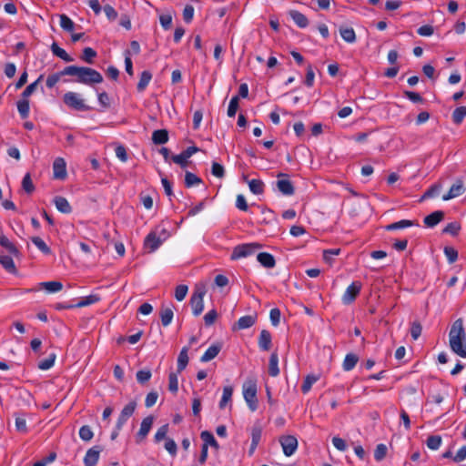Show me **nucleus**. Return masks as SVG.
I'll list each match as a JSON object with an SVG mask.
<instances>
[{"label":"nucleus","mask_w":466,"mask_h":466,"mask_svg":"<svg viewBox=\"0 0 466 466\" xmlns=\"http://www.w3.org/2000/svg\"><path fill=\"white\" fill-rule=\"evenodd\" d=\"M443 251L450 264L457 260L458 251L453 247L446 246Z\"/></svg>","instance_id":"obj_56"},{"label":"nucleus","mask_w":466,"mask_h":466,"mask_svg":"<svg viewBox=\"0 0 466 466\" xmlns=\"http://www.w3.org/2000/svg\"><path fill=\"white\" fill-rule=\"evenodd\" d=\"M55 360H56V354L52 353L48 356V358L39 361L37 367H38V369H40L42 370H49L50 368H52L54 366Z\"/></svg>","instance_id":"obj_50"},{"label":"nucleus","mask_w":466,"mask_h":466,"mask_svg":"<svg viewBox=\"0 0 466 466\" xmlns=\"http://www.w3.org/2000/svg\"><path fill=\"white\" fill-rule=\"evenodd\" d=\"M51 50L55 56L61 58L65 62L69 63L74 60V58L71 56H69L63 48L58 46V45L55 42L51 46Z\"/></svg>","instance_id":"obj_31"},{"label":"nucleus","mask_w":466,"mask_h":466,"mask_svg":"<svg viewBox=\"0 0 466 466\" xmlns=\"http://www.w3.org/2000/svg\"><path fill=\"white\" fill-rule=\"evenodd\" d=\"M238 103H239V97L238 96H234L230 101L228 107V117H234L236 116V113L238 109Z\"/></svg>","instance_id":"obj_51"},{"label":"nucleus","mask_w":466,"mask_h":466,"mask_svg":"<svg viewBox=\"0 0 466 466\" xmlns=\"http://www.w3.org/2000/svg\"><path fill=\"white\" fill-rule=\"evenodd\" d=\"M102 451L103 448L102 446L99 445H95L92 448L88 449L84 457L85 466H96L97 464Z\"/></svg>","instance_id":"obj_10"},{"label":"nucleus","mask_w":466,"mask_h":466,"mask_svg":"<svg viewBox=\"0 0 466 466\" xmlns=\"http://www.w3.org/2000/svg\"><path fill=\"white\" fill-rule=\"evenodd\" d=\"M233 394V388L231 386H225L223 388L222 398L219 401V408L224 409L228 402L231 400Z\"/></svg>","instance_id":"obj_45"},{"label":"nucleus","mask_w":466,"mask_h":466,"mask_svg":"<svg viewBox=\"0 0 466 466\" xmlns=\"http://www.w3.org/2000/svg\"><path fill=\"white\" fill-rule=\"evenodd\" d=\"M268 374L271 377H277L279 374V356L278 353L272 352L268 362Z\"/></svg>","instance_id":"obj_27"},{"label":"nucleus","mask_w":466,"mask_h":466,"mask_svg":"<svg viewBox=\"0 0 466 466\" xmlns=\"http://www.w3.org/2000/svg\"><path fill=\"white\" fill-rule=\"evenodd\" d=\"M257 320V316L246 315L241 318L233 325V330L245 329L252 327Z\"/></svg>","instance_id":"obj_16"},{"label":"nucleus","mask_w":466,"mask_h":466,"mask_svg":"<svg viewBox=\"0 0 466 466\" xmlns=\"http://www.w3.org/2000/svg\"><path fill=\"white\" fill-rule=\"evenodd\" d=\"M205 294V289H197L190 298V305L192 308V312L195 316L200 315L204 309L203 298Z\"/></svg>","instance_id":"obj_6"},{"label":"nucleus","mask_w":466,"mask_h":466,"mask_svg":"<svg viewBox=\"0 0 466 466\" xmlns=\"http://www.w3.org/2000/svg\"><path fill=\"white\" fill-rule=\"evenodd\" d=\"M249 190L255 195H260L264 192V183L260 179H251L248 181Z\"/></svg>","instance_id":"obj_39"},{"label":"nucleus","mask_w":466,"mask_h":466,"mask_svg":"<svg viewBox=\"0 0 466 466\" xmlns=\"http://www.w3.org/2000/svg\"><path fill=\"white\" fill-rule=\"evenodd\" d=\"M413 226H419V224L413 220L402 219V220L387 225L385 227V229L387 231H392V230L410 228V227H413Z\"/></svg>","instance_id":"obj_25"},{"label":"nucleus","mask_w":466,"mask_h":466,"mask_svg":"<svg viewBox=\"0 0 466 466\" xmlns=\"http://www.w3.org/2000/svg\"><path fill=\"white\" fill-rule=\"evenodd\" d=\"M387 446L383 443L378 444L374 451V458L377 461H382L387 454Z\"/></svg>","instance_id":"obj_58"},{"label":"nucleus","mask_w":466,"mask_h":466,"mask_svg":"<svg viewBox=\"0 0 466 466\" xmlns=\"http://www.w3.org/2000/svg\"><path fill=\"white\" fill-rule=\"evenodd\" d=\"M442 188L441 183L438 182L431 186L421 196L420 201H423L427 198L437 197Z\"/></svg>","instance_id":"obj_32"},{"label":"nucleus","mask_w":466,"mask_h":466,"mask_svg":"<svg viewBox=\"0 0 466 466\" xmlns=\"http://www.w3.org/2000/svg\"><path fill=\"white\" fill-rule=\"evenodd\" d=\"M465 339V329L463 320L456 319L449 332V345L452 352L461 358L466 359V346L463 345Z\"/></svg>","instance_id":"obj_1"},{"label":"nucleus","mask_w":466,"mask_h":466,"mask_svg":"<svg viewBox=\"0 0 466 466\" xmlns=\"http://www.w3.org/2000/svg\"><path fill=\"white\" fill-rule=\"evenodd\" d=\"M200 438L203 441L202 445H206L207 448H208V446H211L212 448H215L217 450L219 448L218 441H216L214 435L210 431H202L200 433Z\"/></svg>","instance_id":"obj_28"},{"label":"nucleus","mask_w":466,"mask_h":466,"mask_svg":"<svg viewBox=\"0 0 466 466\" xmlns=\"http://www.w3.org/2000/svg\"><path fill=\"white\" fill-rule=\"evenodd\" d=\"M257 260L261 266L267 268H272L276 265V259L273 255L268 252H260L257 255Z\"/></svg>","instance_id":"obj_20"},{"label":"nucleus","mask_w":466,"mask_h":466,"mask_svg":"<svg viewBox=\"0 0 466 466\" xmlns=\"http://www.w3.org/2000/svg\"><path fill=\"white\" fill-rule=\"evenodd\" d=\"M96 52L93 48L85 47L80 58L87 64H93L94 58L96 56Z\"/></svg>","instance_id":"obj_47"},{"label":"nucleus","mask_w":466,"mask_h":466,"mask_svg":"<svg viewBox=\"0 0 466 466\" xmlns=\"http://www.w3.org/2000/svg\"><path fill=\"white\" fill-rule=\"evenodd\" d=\"M54 177L56 179H65L66 177V165L62 157H57L53 163Z\"/></svg>","instance_id":"obj_15"},{"label":"nucleus","mask_w":466,"mask_h":466,"mask_svg":"<svg viewBox=\"0 0 466 466\" xmlns=\"http://www.w3.org/2000/svg\"><path fill=\"white\" fill-rule=\"evenodd\" d=\"M444 218V212L437 210L424 218V224L428 228H434Z\"/></svg>","instance_id":"obj_19"},{"label":"nucleus","mask_w":466,"mask_h":466,"mask_svg":"<svg viewBox=\"0 0 466 466\" xmlns=\"http://www.w3.org/2000/svg\"><path fill=\"white\" fill-rule=\"evenodd\" d=\"M44 76L41 75L35 82L28 85L22 93L23 98L26 99V97L30 96L35 91L39 82H41Z\"/></svg>","instance_id":"obj_52"},{"label":"nucleus","mask_w":466,"mask_h":466,"mask_svg":"<svg viewBox=\"0 0 466 466\" xmlns=\"http://www.w3.org/2000/svg\"><path fill=\"white\" fill-rule=\"evenodd\" d=\"M243 397L251 411L258 409L257 384L253 381L243 385Z\"/></svg>","instance_id":"obj_4"},{"label":"nucleus","mask_w":466,"mask_h":466,"mask_svg":"<svg viewBox=\"0 0 466 466\" xmlns=\"http://www.w3.org/2000/svg\"><path fill=\"white\" fill-rule=\"evenodd\" d=\"M279 442L283 449V453L289 457L294 454L298 448V440L293 435H285L279 438Z\"/></svg>","instance_id":"obj_8"},{"label":"nucleus","mask_w":466,"mask_h":466,"mask_svg":"<svg viewBox=\"0 0 466 466\" xmlns=\"http://www.w3.org/2000/svg\"><path fill=\"white\" fill-rule=\"evenodd\" d=\"M403 95H404L405 97H407L408 99H410L413 103H423L424 102L423 97L419 93H416V92H413V91L405 90L403 92Z\"/></svg>","instance_id":"obj_60"},{"label":"nucleus","mask_w":466,"mask_h":466,"mask_svg":"<svg viewBox=\"0 0 466 466\" xmlns=\"http://www.w3.org/2000/svg\"><path fill=\"white\" fill-rule=\"evenodd\" d=\"M60 26L66 32L72 33L75 29V23L66 15L63 14L59 15Z\"/></svg>","instance_id":"obj_42"},{"label":"nucleus","mask_w":466,"mask_h":466,"mask_svg":"<svg viewBox=\"0 0 466 466\" xmlns=\"http://www.w3.org/2000/svg\"><path fill=\"white\" fill-rule=\"evenodd\" d=\"M319 376H316V375H313V374H309V375H307L306 378L304 379V381L301 385V391L306 394L308 393L312 385L317 382L319 380Z\"/></svg>","instance_id":"obj_40"},{"label":"nucleus","mask_w":466,"mask_h":466,"mask_svg":"<svg viewBox=\"0 0 466 466\" xmlns=\"http://www.w3.org/2000/svg\"><path fill=\"white\" fill-rule=\"evenodd\" d=\"M153 422H154V417L151 415L146 417L142 420V422L140 424V429L136 436L137 443L141 442L142 441H144L146 439V437L147 436L148 432L150 431V430L152 428Z\"/></svg>","instance_id":"obj_12"},{"label":"nucleus","mask_w":466,"mask_h":466,"mask_svg":"<svg viewBox=\"0 0 466 466\" xmlns=\"http://www.w3.org/2000/svg\"><path fill=\"white\" fill-rule=\"evenodd\" d=\"M202 182V179L198 177L197 175L187 171L185 174V186L187 187H191L193 186L198 185Z\"/></svg>","instance_id":"obj_46"},{"label":"nucleus","mask_w":466,"mask_h":466,"mask_svg":"<svg viewBox=\"0 0 466 466\" xmlns=\"http://www.w3.org/2000/svg\"><path fill=\"white\" fill-rule=\"evenodd\" d=\"M39 286L46 289L48 293H56L63 289V284L60 281H46L39 283Z\"/></svg>","instance_id":"obj_34"},{"label":"nucleus","mask_w":466,"mask_h":466,"mask_svg":"<svg viewBox=\"0 0 466 466\" xmlns=\"http://www.w3.org/2000/svg\"><path fill=\"white\" fill-rule=\"evenodd\" d=\"M466 116V106H461L457 108L452 113V121L454 124L459 125L461 124L464 117Z\"/></svg>","instance_id":"obj_44"},{"label":"nucleus","mask_w":466,"mask_h":466,"mask_svg":"<svg viewBox=\"0 0 466 466\" xmlns=\"http://www.w3.org/2000/svg\"><path fill=\"white\" fill-rule=\"evenodd\" d=\"M361 289V283L359 281L352 282L346 289L342 296V301L344 304L349 305L352 303Z\"/></svg>","instance_id":"obj_9"},{"label":"nucleus","mask_w":466,"mask_h":466,"mask_svg":"<svg viewBox=\"0 0 466 466\" xmlns=\"http://www.w3.org/2000/svg\"><path fill=\"white\" fill-rule=\"evenodd\" d=\"M262 436V427L259 423H255L251 429V444L248 450L249 456L255 452Z\"/></svg>","instance_id":"obj_14"},{"label":"nucleus","mask_w":466,"mask_h":466,"mask_svg":"<svg viewBox=\"0 0 466 466\" xmlns=\"http://www.w3.org/2000/svg\"><path fill=\"white\" fill-rule=\"evenodd\" d=\"M426 444L429 449L436 451L441 444V437L440 435H431L428 437Z\"/></svg>","instance_id":"obj_49"},{"label":"nucleus","mask_w":466,"mask_h":466,"mask_svg":"<svg viewBox=\"0 0 466 466\" xmlns=\"http://www.w3.org/2000/svg\"><path fill=\"white\" fill-rule=\"evenodd\" d=\"M151 376L152 374L150 370H141L136 374L137 382L142 385L147 383L150 380Z\"/></svg>","instance_id":"obj_55"},{"label":"nucleus","mask_w":466,"mask_h":466,"mask_svg":"<svg viewBox=\"0 0 466 466\" xmlns=\"http://www.w3.org/2000/svg\"><path fill=\"white\" fill-rule=\"evenodd\" d=\"M221 349H222V346L220 343H216V344L211 345L202 355V357L200 358V360L202 362H208V361L212 360L218 355Z\"/></svg>","instance_id":"obj_21"},{"label":"nucleus","mask_w":466,"mask_h":466,"mask_svg":"<svg viewBox=\"0 0 466 466\" xmlns=\"http://www.w3.org/2000/svg\"><path fill=\"white\" fill-rule=\"evenodd\" d=\"M152 141L156 145H163L168 141V132L167 129H157L152 134Z\"/></svg>","instance_id":"obj_26"},{"label":"nucleus","mask_w":466,"mask_h":466,"mask_svg":"<svg viewBox=\"0 0 466 466\" xmlns=\"http://www.w3.org/2000/svg\"><path fill=\"white\" fill-rule=\"evenodd\" d=\"M289 15L299 27L305 28L308 26L309 20L302 13L297 10H290Z\"/></svg>","instance_id":"obj_24"},{"label":"nucleus","mask_w":466,"mask_h":466,"mask_svg":"<svg viewBox=\"0 0 466 466\" xmlns=\"http://www.w3.org/2000/svg\"><path fill=\"white\" fill-rule=\"evenodd\" d=\"M339 252H340L339 248L324 250L323 259L325 260V262H327L329 264H332L334 257L338 256L339 254Z\"/></svg>","instance_id":"obj_61"},{"label":"nucleus","mask_w":466,"mask_h":466,"mask_svg":"<svg viewBox=\"0 0 466 466\" xmlns=\"http://www.w3.org/2000/svg\"><path fill=\"white\" fill-rule=\"evenodd\" d=\"M464 192L465 187L463 181L461 179H457L455 183L450 187L448 193L442 196V199L447 201L462 195Z\"/></svg>","instance_id":"obj_13"},{"label":"nucleus","mask_w":466,"mask_h":466,"mask_svg":"<svg viewBox=\"0 0 466 466\" xmlns=\"http://www.w3.org/2000/svg\"><path fill=\"white\" fill-rule=\"evenodd\" d=\"M188 347H183L177 358V372L183 371L188 363Z\"/></svg>","instance_id":"obj_29"},{"label":"nucleus","mask_w":466,"mask_h":466,"mask_svg":"<svg viewBox=\"0 0 466 466\" xmlns=\"http://www.w3.org/2000/svg\"><path fill=\"white\" fill-rule=\"evenodd\" d=\"M100 300V297L96 294H91L83 298L80 301L76 304V308H83L92 304H95Z\"/></svg>","instance_id":"obj_41"},{"label":"nucleus","mask_w":466,"mask_h":466,"mask_svg":"<svg viewBox=\"0 0 466 466\" xmlns=\"http://www.w3.org/2000/svg\"><path fill=\"white\" fill-rule=\"evenodd\" d=\"M173 316H174V313H173V309L171 308L162 307V309L160 310V319H161V323L164 327H167L171 323V321L173 319Z\"/></svg>","instance_id":"obj_37"},{"label":"nucleus","mask_w":466,"mask_h":466,"mask_svg":"<svg viewBox=\"0 0 466 466\" xmlns=\"http://www.w3.org/2000/svg\"><path fill=\"white\" fill-rule=\"evenodd\" d=\"M162 244V239L157 236L155 232H150L145 238L144 246L146 248H149L150 252L157 250Z\"/></svg>","instance_id":"obj_17"},{"label":"nucleus","mask_w":466,"mask_h":466,"mask_svg":"<svg viewBox=\"0 0 466 466\" xmlns=\"http://www.w3.org/2000/svg\"><path fill=\"white\" fill-rule=\"evenodd\" d=\"M63 102L67 107L76 111H89L92 109L91 106L85 103L81 95L76 92H66L63 96Z\"/></svg>","instance_id":"obj_2"},{"label":"nucleus","mask_w":466,"mask_h":466,"mask_svg":"<svg viewBox=\"0 0 466 466\" xmlns=\"http://www.w3.org/2000/svg\"><path fill=\"white\" fill-rule=\"evenodd\" d=\"M31 241L37 247V248L46 255L51 253V248L40 237H32Z\"/></svg>","instance_id":"obj_48"},{"label":"nucleus","mask_w":466,"mask_h":466,"mask_svg":"<svg viewBox=\"0 0 466 466\" xmlns=\"http://www.w3.org/2000/svg\"><path fill=\"white\" fill-rule=\"evenodd\" d=\"M0 264L9 273H15L16 271L15 262L10 256L1 255Z\"/></svg>","instance_id":"obj_36"},{"label":"nucleus","mask_w":466,"mask_h":466,"mask_svg":"<svg viewBox=\"0 0 466 466\" xmlns=\"http://www.w3.org/2000/svg\"><path fill=\"white\" fill-rule=\"evenodd\" d=\"M94 433L88 425H84L79 430V437L84 441H89L93 439Z\"/></svg>","instance_id":"obj_53"},{"label":"nucleus","mask_w":466,"mask_h":466,"mask_svg":"<svg viewBox=\"0 0 466 466\" xmlns=\"http://www.w3.org/2000/svg\"><path fill=\"white\" fill-rule=\"evenodd\" d=\"M278 178L276 186L279 192L285 196H292L295 192V187L292 182L289 179V176L284 173H279L278 175Z\"/></svg>","instance_id":"obj_7"},{"label":"nucleus","mask_w":466,"mask_h":466,"mask_svg":"<svg viewBox=\"0 0 466 466\" xmlns=\"http://www.w3.org/2000/svg\"><path fill=\"white\" fill-rule=\"evenodd\" d=\"M339 34L347 43H354L356 41V34L352 27H340Z\"/></svg>","instance_id":"obj_38"},{"label":"nucleus","mask_w":466,"mask_h":466,"mask_svg":"<svg viewBox=\"0 0 466 466\" xmlns=\"http://www.w3.org/2000/svg\"><path fill=\"white\" fill-rule=\"evenodd\" d=\"M82 77L80 79V83L84 85H94V84H99L103 82V76L102 75L91 68L86 66H82Z\"/></svg>","instance_id":"obj_5"},{"label":"nucleus","mask_w":466,"mask_h":466,"mask_svg":"<svg viewBox=\"0 0 466 466\" xmlns=\"http://www.w3.org/2000/svg\"><path fill=\"white\" fill-rule=\"evenodd\" d=\"M137 407L136 401H130L128 404H127L123 410H121V413L117 419L116 421V428L117 430H121L124 424L127 422V420L133 415L135 410Z\"/></svg>","instance_id":"obj_11"},{"label":"nucleus","mask_w":466,"mask_h":466,"mask_svg":"<svg viewBox=\"0 0 466 466\" xmlns=\"http://www.w3.org/2000/svg\"><path fill=\"white\" fill-rule=\"evenodd\" d=\"M151 79H152V74L147 70L143 71L141 73L140 79L137 86V91L143 92L147 88V86L149 84V82L151 81Z\"/></svg>","instance_id":"obj_35"},{"label":"nucleus","mask_w":466,"mask_h":466,"mask_svg":"<svg viewBox=\"0 0 466 466\" xmlns=\"http://www.w3.org/2000/svg\"><path fill=\"white\" fill-rule=\"evenodd\" d=\"M168 390L174 394L178 390L177 375L174 372H171L168 375Z\"/></svg>","instance_id":"obj_57"},{"label":"nucleus","mask_w":466,"mask_h":466,"mask_svg":"<svg viewBox=\"0 0 466 466\" xmlns=\"http://www.w3.org/2000/svg\"><path fill=\"white\" fill-rule=\"evenodd\" d=\"M359 361V357L354 353H349L345 356L342 368L345 371L353 370Z\"/></svg>","instance_id":"obj_30"},{"label":"nucleus","mask_w":466,"mask_h":466,"mask_svg":"<svg viewBox=\"0 0 466 466\" xmlns=\"http://www.w3.org/2000/svg\"><path fill=\"white\" fill-rule=\"evenodd\" d=\"M17 109L18 112L23 119H25L29 116V101L25 98H23L22 100H19L17 102Z\"/></svg>","instance_id":"obj_43"},{"label":"nucleus","mask_w":466,"mask_h":466,"mask_svg":"<svg viewBox=\"0 0 466 466\" xmlns=\"http://www.w3.org/2000/svg\"><path fill=\"white\" fill-rule=\"evenodd\" d=\"M54 204L58 211L64 214H69L72 211V207L70 206L67 199L61 196H56L54 198Z\"/></svg>","instance_id":"obj_22"},{"label":"nucleus","mask_w":466,"mask_h":466,"mask_svg":"<svg viewBox=\"0 0 466 466\" xmlns=\"http://www.w3.org/2000/svg\"><path fill=\"white\" fill-rule=\"evenodd\" d=\"M81 72L82 66H68L62 70V74H64V76H76V82L77 83H80V79L82 77Z\"/></svg>","instance_id":"obj_33"},{"label":"nucleus","mask_w":466,"mask_h":466,"mask_svg":"<svg viewBox=\"0 0 466 466\" xmlns=\"http://www.w3.org/2000/svg\"><path fill=\"white\" fill-rule=\"evenodd\" d=\"M272 338L267 329H262L258 337V347L263 351H268L271 349Z\"/></svg>","instance_id":"obj_18"},{"label":"nucleus","mask_w":466,"mask_h":466,"mask_svg":"<svg viewBox=\"0 0 466 466\" xmlns=\"http://www.w3.org/2000/svg\"><path fill=\"white\" fill-rule=\"evenodd\" d=\"M187 290H188V288L187 285L177 286V288L175 289V298L178 301H182L186 298Z\"/></svg>","instance_id":"obj_62"},{"label":"nucleus","mask_w":466,"mask_h":466,"mask_svg":"<svg viewBox=\"0 0 466 466\" xmlns=\"http://www.w3.org/2000/svg\"><path fill=\"white\" fill-rule=\"evenodd\" d=\"M262 245L258 242L240 244L233 248L230 255L232 260L247 258L255 254L258 249L262 248Z\"/></svg>","instance_id":"obj_3"},{"label":"nucleus","mask_w":466,"mask_h":466,"mask_svg":"<svg viewBox=\"0 0 466 466\" xmlns=\"http://www.w3.org/2000/svg\"><path fill=\"white\" fill-rule=\"evenodd\" d=\"M460 229L461 225L459 222H451L442 229V233L451 234V236H457L459 234Z\"/></svg>","instance_id":"obj_54"},{"label":"nucleus","mask_w":466,"mask_h":466,"mask_svg":"<svg viewBox=\"0 0 466 466\" xmlns=\"http://www.w3.org/2000/svg\"><path fill=\"white\" fill-rule=\"evenodd\" d=\"M22 187L27 193L31 194L35 190V186L32 182L30 174H26L22 180Z\"/></svg>","instance_id":"obj_59"},{"label":"nucleus","mask_w":466,"mask_h":466,"mask_svg":"<svg viewBox=\"0 0 466 466\" xmlns=\"http://www.w3.org/2000/svg\"><path fill=\"white\" fill-rule=\"evenodd\" d=\"M64 74H62V71L55 73L53 75L48 76L46 78V86L48 88H53L56 83L60 80V77L63 76Z\"/></svg>","instance_id":"obj_63"},{"label":"nucleus","mask_w":466,"mask_h":466,"mask_svg":"<svg viewBox=\"0 0 466 466\" xmlns=\"http://www.w3.org/2000/svg\"><path fill=\"white\" fill-rule=\"evenodd\" d=\"M0 246L15 257H18L20 255L19 249L4 234L0 235Z\"/></svg>","instance_id":"obj_23"},{"label":"nucleus","mask_w":466,"mask_h":466,"mask_svg":"<svg viewBox=\"0 0 466 466\" xmlns=\"http://www.w3.org/2000/svg\"><path fill=\"white\" fill-rule=\"evenodd\" d=\"M211 173L213 176L222 178L225 176L224 167L218 162H213L211 167Z\"/></svg>","instance_id":"obj_64"}]
</instances>
